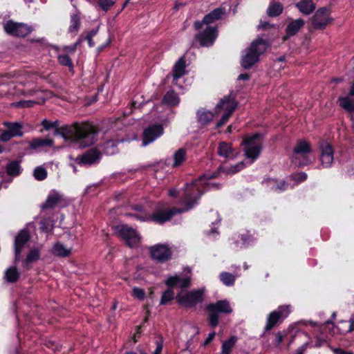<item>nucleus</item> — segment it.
Masks as SVG:
<instances>
[{"label":"nucleus","instance_id":"f257e3e1","mask_svg":"<svg viewBox=\"0 0 354 354\" xmlns=\"http://www.w3.org/2000/svg\"><path fill=\"white\" fill-rule=\"evenodd\" d=\"M213 178H192L190 183L185 184L184 194L180 199V204L183 207H172L169 209H156L151 214L141 216L134 214L137 220L142 221H151L158 224H164L171 220L176 214H182L192 209L197 203V201L207 191L211 189H218L219 184L211 183Z\"/></svg>","mask_w":354,"mask_h":354},{"label":"nucleus","instance_id":"f03ea898","mask_svg":"<svg viewBox=\"0 0 354 354\" xmlns=\"http://www.w3.org/2000/svg\"><path fill=\"white\" fill-rule=\"evenodd\" d=\"M54 133L74 142L81 148H84L95 142L97 131L88 123H74L71 126L56 127Z\"/></svg>","mask_w":354,"mask_h":354},{"label":"nucleus","instance_id":"7ed1b4c3","mask_svg":"<svg viewBox=\"0 0 354 354\" xmlns=\"http://www.w3.org/2000/svg\"><path fill=\"white\" fill-rule=\"evenodd\" d=\"M208 325L214 328L219 324L220 315H229L233 312V309L227 299L218 300L214 303H210L205 308Z\"/></svg>","mask_w":354,"mask_h":354},{"label":"nucleus","instance_id":"20e7f679","mask_svg":"<svg viewBox=\"0 0 354 354\" xmlns=\"http://www.w3.org/2000/svg\"><path fill=\"white\" fill-rule=\"evenodd\" d=\"M167 289L162 293L160 301V305H167L174 298V288H187L191 285V277L185 276L180 277L179 275L170 276L167 277L165 282Z\"/></svg>","mask_w":354,"mask_h":354},{"label":"nucleus","instance_id":"39448f33","mask_svg":"<svg viewBox=\"0 0 354 354\" xmlns=\"http://www.w3.org/2000/svg\"><path fill=\"white\" fill-rule=\"evenodd\" d=\"M268 48L266 41L259 38L252 41L250 46L242 56L241 65L245 68H249L259 60L260 55L263 54Z\"/></svg>","mask_w":354,"mask_h":354},{"label":"nucleus","instance_id":"423d86ee","mask_svg":"<svg viewBox=\"0 0 354 354\" xmlns=\"http://www.w3.org/2000/svg\"><path fill=\"white\" fill-rule=\"evenodd\" d=\"M244 155L249 160V164L254 162L259 156L263 147V137L259 133L246 136L243 139Z\"/></svg>","mask_w":354,"mask_h":354},{"label":"nucleus","instance_id":"0eeeda50","mask_svg":"<svg viewBox=\"0 0 354 354\" xmlns=\"http://www.w3.org/2000/svg\"><path fill=\"white\" fill-rule=\"evenodd\" d=\"M176 303L185 308H195L197 304H201L205 299L203 289H194L185 292H180L175 297Z\"/></svg>","mask_w":354,"mask_h":354},{"label":"nucleus","instance_id":"6e6552de","mask_svg":"<svg viewBox=\"0 0 354 354\" xmlns=\"http://www.w3.org/2000/svg\"><path fill=\"white\" fill-rule=\"evenodd\" d=\"M311 147L306 140H299L297 142L293 149L291 157L292 162L297 166L306 165L312 162L310 156Z\"/></svg>","mask_w":354,"mask_h":354},{"label":"nucleus","instance_id":"1a4fd4ad","mask_svg":"<svg viewBox=\"0 0 354 354\" xmlns=\"http://www.w3.org/2000/svg\"><path fill=\"white\" fill-rule=\"evenodd\" d=\"M236 108V103L230 95L224 96L215 107V115L223 113L221 119L216 123V128L225 124Z\"/></svg>","mask_w":354,"mask_h":354},{"label":"nucleus","instance_id":"9d476101","mask_svg":"<svg viewBox=\"0 0 354 354\" xmlns=\"http://www.w3.org/2000/svg\"><path fill=\"white\" fill-rule=\"evenodd\" d=\"M290 305L279 306L277 310L271 312L267 317L264 332L261 335L263 337L266 332L271 330L275 326L279 325L290 313Z\"/></svg>","mask_w":354,"mask_h":354},{"label":"nucleus","instance_id":"9b49d317","mask_svg":"<svg viewBox=\"0 0 354 354\" xmlns=\"http://www.w3.org/2000/svg\"><path fill=\"white\" fill-rule=\"evenodd\" d=\"M117 232L118 236L130 248L139 246L142 237L136 230L127 225H122L117 227Z\"/></svg>","mask_w":354,"mask_h":354},{"label":"nucleus","instance_id":"f8f14e48","mask_svg":"<svg viewBox=\"0 0 354 354\" xmlns=\"http://www.w3.org/2000/svg\"><path fill=\"white\" fill-rule=\"evenodd\" d=\"M150 258L156 263H163L171 259L172 251L167 244L158 243L149 248Z\"/></svg>","mask_w":354,"mask_h":354},{"label":"nucleus","instance_id":"ddd939ff","mask_svg":"<svg viewBox=\"0 0 354 354\" xmlns=\"http://www.w3.org/2000/svg\"><path fill=\"white\" fill-rule=\"evenodd\" d=\"M30 235L27 229L21 230L15 236L14 241L15 263L21 260V252L25 245L30 241Z\"/></svg>","mask_w":354,"mask_h":354},{"label":"nucleus","instance_id":"4468645a","mask_svg":"<svg viewBox=\"0 0 354 354\" xmlns=\"http://www.w3.org/2000/svg\"><path fill=\"white\" fill-rule=\"evenodd\" d=\"M5 32L10 35L25 37L32 32V28L23 23H16L8 21L3 25Z\"/></svg>","mask_w":354,"mask_h":354},{"label":"nucleus","instance_id":"2eb2a0df","mask_svg":"<svg viewBox=\"0 0 354 354\" xmlns=\"http://www.w3.org/2000/svg\"><path fill=\"white\" fill-rule=\"evenodd\" d=\"M331 21L330 10L326 8L318 9L312 18L313 25L319 29L324 28Z\"/></svg>","mask_w":354,"mask_h":354},{"label":"nucleus","instance_id":"dca6fc26","mask_svg":"<svg viewBox=\"0 0 354 354\" xmlns=\"http://www.w3.org/2000/svg\"><path fill=\"white\" fill-rule=\"evenodd\" d=\"M217 37V28L213 26L207 27L203 31L196 35V39L202 46H209L213 44Z\"/></svg>","mask_w":354,"mask_h":354},{"label":"nucleus","instance_id":"f3484780","mask_svg":"<svg viewBox=\"0 0 354 354\" xmlns=\"http://www.w3.org/2000/svg\"><path fill=\"white\" fill-rule=\"evenodd\" d=\"M163 133L162 127L160 124H154L145 129L143 133L142 146L153 142Z\"/></svg>","mask_w":354,"mask_h":354},{"label":"nucleus","instance_id":"a211bd4d","mask_svg":"<svg viewBox=\"0 0 354 354\" xmlns=\"http://www.w3.org/2000/svg\"><path fill=\"white\" fill-rule=\"evenodd\" d=\"M218 154L228 160H234L239 155V151L234 149L231 143L221 142L218 144L217 149Z\"/></svg>","mask_w":354,"mask_h":354},{"label":"nucleus","instance_id":"6ab92c4d","mask_svg":"<svg viewBox=\"0 0 354 354\" xmlns=\"http://www.w3.org/2000/svg\"><path fill=\"white\" fill-rule=\"evenodd\" d=\"M320 161L322 165L324 167H328L333 162V150L332 147L326 142H322L320 145Z\"/></svg>","mask_w":354,"mask_h":354},{"label":"nucleus","instance_id":"aec40b11","mask_svg":"<svg viewBox=\"0 0 354 354\" xmlns=\"http://www.w3.org/2000/svg\"><path fill=\"white\" fill-rule=\"evenodd\" d=\"M101 157L97 149H91L76 158V162L82 165H90L97 162Z\"/></svg>","mask_w":354,"mask_h":354},{"label":"nucleus","instance_id":"412c9836","mask_svg":"<svg viewBox=\"0 0 354 354\" xmlns=\"http://www.w3.org/2000/svg\"><path fill=\"white\" fill-rule=\"evenodd\" d=\"M224 11L221 8H216L212 10L210 13L206 15L202 21H196L194 27L196 30L202 28L203 24H209L221 18L223 15Z\"/></svg>","mask_w":354,"mask_h":354},{"label":"nucleus","instance_id":"4be33fe9","mask_svg":"<svg viewBox=\"0 0 354 354\" xmlns=\"http://www.w3.org/2000/svg\"><path fill=\"white\" fill-rule=\"evenodd\" d=\"M63 200V196L55 190H52L46 201L41 205L42 209H53Z\"/></svg>","mask_w":354,"mask_h":354},{"label":"nucleus","instance_id":"5701e85b","mask_svg":"<svg viewBox=\"0 0 354 354\" xmlns=\"http://www.w3.org/2000/svg\"><path fill=\"white\" fill-rule=\"evenodd\" d=\"M41 256V252L39 248L30 249L28 252L25 259L22 261V266L27 270L32 269V263L37 262Z\"/></svg>","mask_w":354,"mask_h":354},{"label":"nucleus","instance_id":"b1692460","mask_svg":"<svg viewBox=\"0 0 354 354\" xmlns=\"http://www.w3.org/2000/svg\"><path fill=\"white\" fill-rule=\"evenodd\" d=\"M246 163L241 161L229 167H221L218 169V175H234L243 169Z\"/></svg>","mask_w":354,"mask_h":354},{"label":"nucleus","instance_id":"393cba45","mask_svg":"<svg viewBox=\"0 0 354 354\" xmlns=\"http://www.w3.org/2000/svg\"><path fill=\"white\" fill-rule=\"evenodd\" d=\"M298 10L305 15H310L315 10V4L312 0H301L296 3Z\"/></svg>","mask_w":354,"mask_h":354},{"label":"nucleus","instance_id":"a878e982","mask_svg":"<svg viewBox=\"0 0 354 354\" xmlns=\"http://www.w3.org/2000/svg\"><path fill=\"white\" fill-rule=\"evenodd\" d=\"M304 26V21L301 19L292 20L287 26L286 32L288 37H292L297 34Z\"/></svg>","mask_w":354,"mask_h":354},{"label":"nucleus","instance_id":"bb28decb","mask_svg":"<svg viewBox=\"0 0 354 354\" xmlns=\"http://www.w3.org/2000/svg\"><path fill=\"white\" fill-rule=\"evenodd\" d=\"M21 273L16 266H10L4 272L5 280L10 283H15L19 279Z\"/></svg>","mask_w":354,"mask_h":354},{"label":"nucleus","instance_id":"cd10ccee","mask_svg":"<svg viewBox=\"0 0 354 354\" xmlns=\"http://www.w3.org/2000/svg\"><path fill=\"white\" fill-rule=\"evenodd\" d=\"M53 142L49 138H35L29 142V147L32 149H38L45 147H51Z\"/></svg>","mask_w":354,"mask_h":354},{"label":"nucleus","instance_id":"c85d7f7f","mask_svg":"<svg viewBox=\"0 0 354 354\" xmlns=\"http://www.w3.org/2000/svg\"><path fill=\"white\" fill-rule=\"evenodd\" d=\"M263 183L272 186V189L274 191L279 192L286 190L288 186L284 180L278 181L277 178H266Z\"/></svg>","mask_w":354,"mask_h":354},{"label":"nucleus","instance_id":"c756f323","mask_svg":"<svg viewBox=\"0 0 354 354\" xmlns=\"http://www.w3.org/2000/svg\"><path fill=\"white\" fill-rule=\"evenodd\" d=\"M238 337L235 335H232L225 340L221 346V354H231L232 348L236 345Z\"/></svg>","mask_w":354,"mask_h":354},{"label":"nucleus","instance_id":"7c9ffc66","mask_svg":"<svg viewBox=\"0 0 354 354\" xmlns=\"http://www.w3.org/2000/svg\"><path fill=\"white\" fill-rule=\"evenodd\" d=\"M214 116V114L212 112L205 109H200L197 112V120L201 124H208L212 120Z\"/></svg>","mask_w":354,"mask_h":354},{"label":"nucleus","instance_id":"2f4dec72","mask_svg":"<svg viewBox=\"0 0 354 354\" xmlns=\"http://www.w3.org/2000/svg\"><path fill=\"white\" fill-rule=\"evenodd\" d=\"M185 71V59L181 57L180 58L177 62L176 63L174 70H173V76L174 80H177L178 78L181 77Z\"/></svg>","mask_w":354,"mask_h":354},{"label":"nucleus","instance_id":"473e14b6","mask_svg":"<svg viewBox=\"0 0 354 354\" xmlns=\"http://www.w3.org/2000/svg\"><path fill=\"white\" fill-rule=\"evenodd\" d=\"M4 126L15 137L23 136L22 125L19 122H5Z\"/></svg>","mask_w":354,"mask_h":354},{"label":"nucleus","instance_id":"72a5a7b5","mask_svg":"<svg viewBox=\"0 0 354 354\" xmlns=\"http://www.w3.org/2000/svg\"><path fill=\"white\" fill-rule=\"evenodd\" d=\"M52 252L59 257H67L71 254V250L66 248L62 243L57 242L54 245Z\"/></svg>","mask_w":354,"mask_h":354},{"label":"nucleus","instance_id":"f704fd0d","mask_svg":"<svg viewBox=\"0 0 354 354\" xmlns=\"http://www.w3.org/2000/svg\"><path fill=\"white\" fill-rule=\"evenodd\" d=\"M283 11V6L280 3L272 1L270 3L267 14L269 17L279 16Z\"/></svg>","mask_w":354,"mask_h":354},{"label":"nucleus","instance_id":"c9c22d12","mask_svg":"<svg viewBox=\"0 0 354 354\" xmlns=\"http://www.w3.org/2000/svg\"><path fill=\"white\" fill-rule=\"evenodd\" d=\"M186 158V151L184 149H178L174 154V161L171 166L175 167L181 165Z\"/></svg>","mask_w":354,"mask_h":354},{"label":"nucleus","instance_id":"e433bc0d","mask_svg":"<svg viewBox=\"0 0 354 354\" xmlns=\"http://www.w3.org/2000/svg\"><path fill=\"white\" fill-rule=\"evenodd\" d=\"M339 106L349 113L354 111V99L348 96L342 97L339 99Z\"/></svg>","mask_w":354,"mask_h":354},{"label":"nucleus","instance_id":"4c0bfd02","mask_svg":"<svg viewBox=\"0 0 354 354\" xmlns=\"http://www.w3.org/2000/svg\"><path fill=\"white\" fill-rule=\"evenodd\" d=\"M21 166L19 162L12 161L6 166V172L9 176H15L21 174Z\"/></svg>","mask_w":354,"mask_h":354},{"label":"nucleus","instance_id":"58836bf2","mask_svg":"<svg viewBox=\"0 0 354 354\" xmlns=\"http://www.w3.org/2000/svg\"><path fill=\"white\" fill-rule=\"evenodd\" d=\"M180 102L179 97L174 91L167 92L163 98L162 102L171 106L177 105Z\"/></svg>","mask_w":354,"mask_h":354},{"label":"nucleus","instance_id":"ea45409f","mask_svg":"<svg viewBox=\"0 0 354 354\" xmlns=\"http://www.w3.org/2000/svg\"><path fill=\"white\" fill-rule=\"evenodd\" d=\"M80 26V18L78 13L73 14L71 16V25L68 31L71 33L76 34Z\"/></svg>","mask_w":354,"mask_h":354},{"label":"nucleus","instance_id":"a19ab883","mask_svg":"<svg viewBox=\"0 0 354 354\" xmlns=\"http://www.w3.org/2000/svg\"><path fill=\"white\" fill-rule=\"evenodd\" d=\"M220 279L225 285L227 286L234 285L235 282L234 276L232 274L227 272L221 273Z\"/></svg>","mask_w":354,"mask_h":354},{"label":"nucleus","instance_id":"79ce46f5","mask_svg":"<svg viewBox=\"0 0 354 354\" xmlns=\"http://www.w3.org/2000/svg\"><path fill=\"white\" fill-rule=\"evenodd\" d=\"M57 58L60 64L68 66L70 68L73 67V62L68 55L65 53H59L57 56Z\"/></svg>","mask_w":354,"mask_h":354},{"label":"nucleus","instance_id":"37998d69","mask_svg":"<svg viewBox=\"0 0 354 354\" xmlns=\"http://www.w3.org/2000/svg\"><path fill=\"white\" fill-rule=\"evenodd\" d=\"M44 345L47 348L53 350L55 352L59 351L62 349V345L61 344L57 343L56 342H55L53 340H50V339L46 340L45 343H44Z\"/></svg>","mask_w":354,"mask_h":354},{"label":"nucleus","instance_id":"c03bdc74","mask_svg":"<svg viewBox=\"0 0 354 354\" xmlns=\"http://www.w3.org/2000/svg\"><path fill=\"white\" fill-rule=\"evenodd\" d=\"M47 175L46 169L44 165L37 167L33 171L34 177H46Z\"/></svg>","mask_w":354,"mask_h":354},{"label":"nucleus","instance_id":"a18cd8bd","mask_svg":"<svg viewBox=\"0 0 354 354\" xmlns=\"http://www.w3.org/2000/svg\"><path fill=\"white\" fill-rule=\"evenodd\" d=\"M36 104V102L32 100H23L19 101L12 104V106L15 107L25 108V107H32L34 104Z\"/></svg>","mask_w":354,"mask_h":354},{"label":"nucleus","instance_id":"49530a36","mask_svg":"<svg viewBox=\"0 0 354 354\" xmlns=\"http://www.w3.org/2000/svg\"><path fill=\"white\" fill-rule=\"evenodd\" d=\"M98 3L104 11H107L114 5L115 1L113 0H99Z\"/></svg>","mask_w":354,"mask_h":354},{"label":"nucleus","instance_id":"de8ad7c7","mask_svg":"<svg viewBox=\"0 0 354 354\" xmlns=\"http://www.w3.org/2000/svg\"><path fill=\"white\" fill-rule=\"evenodd\" d=\"M287 332L286 330H283L282 332L279 331L275 334V340H274V345L276 346H279V345L282 343V342L284 340L286 337L287 336Z\"/></svg>","mask_w":354,"mask_h":354},{"label":"nucleus","instance_id":"09e8293b","mask_svg":"<svg viewBox=\"0 0 354 354\" xmlns=\"http://www.w3.org/2000/svg\"><path fill=\"white\" fill-rule=\"evenodd\" d=\"M132 295L134 297L142 300L145 297V292L143 289L140 288H134L132 290Z\"/></svg>","mask_w":354,"mask_h":354},{"label":"nucleus","instance_id":"8fccbe9b","mask_svg":"<svg viewBox=\"0 0 354 354\" xmlns=\"http://www.w3.org/2000/svg\"><path fill=\"white\" fill-rule=\"evenodd\" d=\"M13 137H15V136H12L10 132L8 130H7V131H5L4 132H3L0 135V140L3 142H7V141L10 140Z\"/></svg>","mask_w":354,"mask_h":354},{"label":"nucleus","instance_id":"3c124183","mask_svg":"<svg viewBox=\"0 0 354 354\" xmlns=\"http://www.w3.org/2000/svg\"><path fill=\"white\" fill-rule=\"evenodd\" d=\"M142 328H143V325L142 324H140L139 326H137L136 328V332L134 333V335H133V342L136 343L138 342L137 340V337H140L142 333Z\"/></svg>","mask_w":354,"mask_h":354},{"label":"nucleus","instance_id":"603ef678","mask_svg":"<svg viewBox=\"0 0 354 354\" xmlns=\"http://www.w3.org/2000/svg\"><path fill=\"white\" fill-rule=\"evenodd\" d=\"M77 44H74L73 46H64L63 48V53L67 55L73 54L76 49Z\"/></svg>","mask_w":354,"mask_h":354},{"label":"nucleus","instance_id":"864d4df0","mask_svg":"<svg viewBox=\"0 0 354 354\" xmlns=\"http://www.w3.org/2000/svg\"><path fill=\"white\" fill-rule=\"evenodd\" d=\"M156 348L155 351H153V354H162V351L163 348L162 345V339H160V341L156 342Z\"/></svg>","mask_w":354,"mask_h":354},{"label":"nucleus","instance_id":"5fc2aeb1","mask_svg":"<svg viewBox=\"0 0 354 354\" xmlns=\"http://www.w3.org/2000/svg\"><path fill=\"white\" fill-rule=\"evenodd\" d=\"M215 336H216V332H214V331H212L210 333H209L207 337L206 338V339L203 342V345L205 346L209 345L213 341V339H214Z\"/></svg>","mask_w":354,"mask_h":354},{"label":"nucleus","instance_id":"6e6d98bb","mask_svg":"<svg viewBox=\"0 0 354 354\" xmlns=\"http://www.w3.org/2000/svg\"><path fill=\"white\" fill-rule=\"evenodd\" d=\"M42 124H43L44 129L46 130H48L53 127H57V122H54V123L50 122L47 121L46 120H44L42 122Z\"/></svg>","mask_w":354,"mask_h":354},{"label":"nucleus","instance_id":"4d7b16f0","mask_svg":"<svg viewBox=\"0 0 354 354\" xmlns=\"http://www.w3.org/2000/svg\"><path fill=\"white\" fill-rule=\"evenodd\" d=\"M168 194L170 197L177 198L179 196V192L177 189L173 187L169 190Z\"/></svg>","mask_w":354,"mask_h":354},{"label":"nucleus","instance_id":"13d9d810","mask_svg":"<svg viewBox=\"0 0 354 354\" xmlns=\"http://www.w3.org/2000/svg\"><path fill=\"white\" fill-rule=\"evenodd\" d=\"M333 353L335 354H353L352 352L351 351H346L342 348H335L333 350Z\"/></svg>","mask_w":354,"mask_h":354},{"label":"nucleus","instance_id":"bf43d9fd","mask_svg":"<svg viewBox=\"0 0 354 354\" xmlns=\"http://www.w3.org/2000/svg\"><path fill=\"white\" fill-rule=\"evenodd\" d=\"M250 78V76L247 73H245V74H241L239 77H238V80H248Z\"/></svg>","mask_w":354,"mask_h":354},{"label":"nucleus","instance_id":"052dcab7","mask_svg":"<svg viewBox=\"0 0 354 354\" xmlns=\"http://www.w3.org/2000/svg\"><path fill=\"white\" fill-rule=\"evenodd\" d=\"M86 39L88 41V45L92 47L94 46V43L92 40V35H88L86 37Z\"/></svg>","mask_w":354,"mask_h":354},{"label":"nucleus","instance_id":"680f3d73","mask_svg":"<svg viewBox=\"0 0 354 354\" xmlns=\"http://www.w3.org/2000/svg\"><path fill=\"white\" fill-rule=\"evenodd\" d=\"M146 313H147V315L145 317V318L143 319L142 322L141 324L143 325V328L145 327V324L148 322L149 317V313H150L149 310H147Z\"/></svg>","mask_w":354,"mask_h":354},{"label":"nucleus","instance_id":"e2e57ef3","mask_svg":"<svg viewBox=\"0 0 354 354\" xmlns=\"http://www.w3.org/2000/svg\"><path fill=\"white\" fill-rule=\"evenodd\" d=\"M354 330V319L350 321V326L348 328L349 332H352Z\"/></svg>","mask_w":354,"mask_h":354},{"label":"nucleus","instance_id":"0e129e2a","mask_svg":"<svg viewBox=\"0 0 354 354\" xmlns=\"http://www.w3.org/2000/svg\"><path fill=\"white\" fill-rule=\"evenodd\" d=\"M268 26H270V25L268 23H267V22H266V23H261V24L258 26V27H259V28H266Z\"/></svg>","mask_w":354,"mask_h":354},{"label":"nucleus","instance_id":"69168bd1","mask_svg":"<svg viewBox=\"0 0 354 354\" xmlns=\"http://www.w3.org/2000/svg\"><path fill=\"white\" fill-rule=\"evenodd\" d=\"M124 354H138L134 351H127ZM139 354H148L147 352L144 351H141Z\"/></svg>","mask_w":354,"mask_h":354},{"label":"nucleus","instance_id":"338daca9","mask_svg":"<svg viewBox=\"0 0 354 354\" xmlns=\"http://www.w3.org/2000/svg\"><path fill=\"white\" fill-rule=\"evenodd\" d=\"M350 96H354V81L349 91Z\"/></svg>","mask_w":354,"mask_h":354},{"label":"nucleus","instance_id":"774afa93","mask_svg":"<svg viewBox=\"0 0 354 354\" xmlns=\"http://www.w3.org/2000/svg\"><path fill=\"white\" fill-rule=\"evenodd\" d=\"M142 209V207L140 205H136L134 207V209L138 210V211H141Z\"/></svg>","mask_w":354,"mask_h":354}]
</instances>
